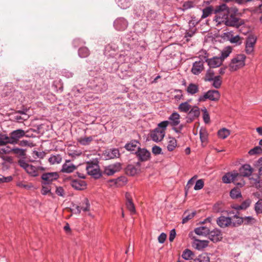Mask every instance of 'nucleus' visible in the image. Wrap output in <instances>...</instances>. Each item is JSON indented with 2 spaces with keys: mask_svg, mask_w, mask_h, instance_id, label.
Returning a JSON list of instances; mask_svg holds the SVG:
<instances>
[{
  "mask_svg": "<svg viewBox=\"0 0 262 262\" xmlns=\"http://www.w3.org/2000/svg\"><path fill=\"white\" fill-rule=\"evenodd\" d=\"M236 11L228 7L226 4L220 5L214 10V20L219 24H224L227 26L238 28L244 24V21L234 16L233 12Z\"/></svg>",
  "mask_w": 262,
  "mask_h": 262,
  "instance_id": "nucleus-1",
  "label": "nucleus"
},
{
  "mask_svg": "<svg viewBox=\"0 0 262 262\" xmlns=\"http://www.w3.org/2000/svg\"><path fill=\"white\" fill-rule=\"evenodd\" d=\"M253 168L248 164H244L239 168V173L236 171L227 172L222 178L224 183L228 184L231 182L241 187L245 185L243 177H248L253 172Z\"/></svg>",
  "mask_w": 262,
  "mask_h": 262,
  "instance_id": "nucleus-2",
  "label": "nucleus"
},
{
  "mask_svg": "<svg viewBox=\"0 0 262 262\" xmlns=\"http://www.w3.org/2000/svg\"><path fill=\"white\" fill-rule=\"evenodd\" d=\"M85 169L87 173L95 179H99L102 176L97 161L87 162Z\"/></svg>",
  "mask_w": 262,
  "mask_h": 262,
  "instance_id": "nucleus-3",
  "label": "nucleus"
},
{
  "mask_svg": "<svg viewBox=\"0 0 262 262\" xmlns=\"http://www.w3.org/2000/svg\"><path fill=\"white\" fill-rule=\"evenodd\" d=\"M18 164L22 168H23L27 173L32 177H37L38 176V170H43L44 168L42 167H37L29 164L24 159L18 160Z\"/></svg>",
  "mask_w": 262,
  "mask_h": 262,
  "instance_id": "nucleus-4",
  "label": "nucleus"
},
{
  "mask_svg": "<svg viewBox=\"0 0 262 262\" xmlns=\"http://www.w3.org/2000/svg\"><path fill=\"white\" fill-rule=\"evenodd\" d=\"M246 56L243 54L236 55L232 59L229 64L230 71H235L245 65Z\"/></svg>",
  "mask_w": 262,
  "mask_h": 262,
  "instance_id": "nucleus-5",
  "label": "nucleus"
},
{
  "mask_svg": "<svg viewBox=\"0 0 262 262\" xmlns=\"http://www.w3.org/2000/svg\"><path fill=\"white\" fill-rule=\"evenodd\" d=\"M221 94L219 91L215 90H210L205 93L203 95H201L198 98V101L203 102L207 99H209L212 101H217L220 99Z\"/></svg>",
  "mask_w": 262,
  "mask_h": 262,
  "instance_id": "nucleus-6",
  "label": "nucleus"
},
{
  "mask_svg": "<svg viewBox=\"0 0 262 262\" xmlns=\"http://www.w3.org/2000/svg\"><path fill=\"white\" fill-rule=\"evenodd\" d=\"M257 38L254 34H250L245 41V51L247 54L251 55L254 53L255 45Z\"/></svg>",
  "mask_w": 262,
  "mask_h": 262,
  "instance_id": "nucleus-7",
  "label": "nucleus"
},
{
  "mask_svg": "<svg viewBox=\"0 0 262 262\" xmlns=\"http://www.w3.org/2000/svg\"><path fill=\"white\" fill-rule=\"evenodd\" d=\"M24 137H29L26 134L24 130L21 129H18L11 132L8 136L9 144H16L19 141V139Z\"/></svg>",
  "mask_w": 262,
  "mask_h": 262,
  "instance_id": "nucleus-8",
  "label": "nucleus"
},
{
  "mask_svg": "<svg viewBox=\"0 0 262 262\" xmlns=\"http://www.w3.org/2000/svg\"><path fill=\"white\" fill-rule=\"evenodd\" d=\"M117 49V47L115 44H108L106 46L104 51V54L108 58V61L105 63V67L107 64L112 62H114V60L112 58H114L116 55V52Z\"/></svg>",
  "mask_w": 262,
  "mask_h": 262,
  "instance_id": "nucleus-9",
  "label": "nucleus"
},
{
  "mask_svg": "<svg viewBox=\"0 0 262 262\" xmlns=\"http://www.w3.org/2000/svg\"><path fill=\"white\" fill-rule=\"evenodd\" d=\"M117 60V61H115L112 67H109L107 66H105V68L107 69V71L110 72H113L117 70L119 68V64H122L124 63L128 59V57L124 54H120L119 55H115L114 57Z\"/></svg>",
  "mask_w": 262,
  "mask_h": 262,
  "instance_id": "nucleus-10",
  "label": "nucleus"
},
{
  "mask_svg": "<svg viewBox=\"0 0 262 262\" xmlns=\"http://www.w3.org/2000/svg\"><path fill=\"white\" fill-rule=\"evenodd\" d=\"M41 178L43 181L42 184L48 185L53 181L57 180L59 178V174L57 172H46L43 173Z\"/></svg>",
  "mask_w": 262,
  "mask_h": 262,
  "instance_id": "nucleus-11",
  "label": "nucleus"
},
{
  "mask_svg": "<svg viewBox=\"0 0 262 262\" xmlns=\"http://www.w3.org/2000/svg\"><path fill=\"white\" fill-rule=\"evenodd\" d=\"M134 154L140 162L147 161L150 158V152L144 148L138 147V150Z\"/></svg>",
  "mask_w": 262,
  "mask_h": 262,
  "instance_id": "nucleus-12",
  "label": "nucleus"
},
{
  "mask_svg": "<svg viewBox=\"0 0 262 262\" xmlns=\"http://www.w3.org/2000/svg\"><path fill=\"white\" fill-rule=\"evenodd\" d=\"M128 21L123 17L117 18L114 22V27L118 31H124L128 26Z\"/></svg>",
  "mask_w": 262,
  "mask_h": 262,
  "instance_id": "nucleus-13",
  "label": "nucleus"
},
{
  "mask_svg": "<svg viewBox=\"0 0 262 262\" xmlns=\"http://www.w3.org/2000/svg\"><path fill=\"white\" fill-rule=\"evenodd\" d=\"M121 168V165L120 163H116L106 166L104 168V173L107 176H112L119 171Z\"/></svg>",
  "mask_w": 262,
  "mask_h": 262,
  "instance_id": "nucleus-14",
  "label": "nucleus"
},
{
  "mask_svg": "<svg viewBox=\"0 0 262 262\" xmlns=\"http://www.w3.org/2000/svg\"><path fill=\"white\" fill-rule=\"evenodd\" d=\"M205 59L210 68H215L220 67L223 61L220 57H213L211 58H207L205 57Z\"/></svg>",
  "mask_w": 262,
  "mask_h": 262,
  "instance_id": "nucleus-15",
  "label": "nucleus"
},
{
  "mask_svg": "<svg viewBox=\"0 0 262 262\" xmlns=\"http://www.w3.org/2000/svg\"><path fill=\"white\" fill-rule=\"evenodd\" d=\"M165 135V132L159 130V128H155L151 132L150 137L152 141L158 142L163 140Z\"/></svg>",
  "mask_w": 262,
  "mask_h": 262,
  "instance_id": "nucleus-16",
  "label": "nucleus"
},
{
  "mask_svg": "<svg viewBox=\"0 0 262 262\" xmlns=\"http://www.w3.org/2000/svg\"><path fill=\"white\" fill-rule=\"evenodd\" d=\"M209 239L213 242H217L222 239V234L220 230L214 229L213 230L209 231L208 234Z\"/></svg>",
  "mask_w": 262,
  "mask_h": 262,
  "instance_id": "nucleus-17",
  "label": "nucleus"
},
{
  "mask_svg": "<svg viewBox=\"0 0 262 262\" xmlns=\"http://www.w3.org/2000/svg\"><path fill=\"white\" fill-rule=\"evenodd\" d=\"M125 198L126 200V206L127 209L129 211L131 214H135L136 212L135 206L133 202L130 194L128 192H126L125 193Z\"/></svg>",
  "mask_w": 262,
  "mask_h": 262,
  "instance_id": "nucleus-18",
  "label": "nucleus"
},
{
  "mask_svg": "<svg viewBox=\"0 0 262 262\" xmlns=\"http://www.w3.org/2000/svg\"><path fill=\"white\" fill-rule=\"evenodd\" d=\"M216 223L220 227L225 228L232 224V220L230 217L222 215L217 219Z\"/></svg>",
  "mask_w": 262,
  "mask_h": 262,
  "instance_id": "nucleus-19",
  "label": "nucleus"
},
{
  "mask_svg": "<svg viewBox=\"0 0 262 262\" xmlns=\"http://www.w3.org/2000/svg\"><path fill=\"white\" fill-rule=\"evenodd\" d=\"M167 121L171 126H176L180 123V115L177 112H173L169 116Z\"/></svg>",
  "mask_w": 262,
  "mask_h": 262,
  "instance_id": "nucleus-20",
  "label": "nucleus"
},
{
  "mask_svg": "<svg viewBox=\"0 0 262 262\" xmlns=\"http://www.w3.org/2000/svg\"><path fill=\"white\" fill-rule=\"evenodd\" d=\"M200 114V110L198 106H191V108L188 112V119H190V121H192L195 119L199 117Z\"/></svg>",
  "mask_w": 262,
  "mask_h": 262,
  "instance_id": "nucleus-21",
  "label": "nucleus"
},
{
  "mask_svg": "<svg viewBox=\"0 0 262 262\" xmlns=\"http://www.w3.org/2000/svg\"><path fill=\"white\" fill-rule=\"evenodd\" d=\"M76 169V166L73 163H70V160H66L63 164L61 172L63 173H71Z\"/></svg>",
  "mask_w": 262,
  "mask_h": 262,
  "instance_id": "nucleus-22",
  "label": "nucleus"
},
{
  "mask_svg": "<svg viewBox=\"0 0 262 262\" xmlns=\"http://www.w3.org/2000/svg\"><path fill=\"white\" fill-rule=\"evenodd\" d=\"M104 154L106 159L118 158L120 155L119 150L117 148L107 149L105 150Z\"/></svg>",
  "mask_w": 262,
  "mask_h": 262,
  "instance_id": "nucleus-23",
  "label": "nucleus"
},
{
  "mask_svg": "<svg viewBox=\"0 0 262 262\" xmlns=\"http://www.w3.org/2000/svg\"><path fill=\"white\" fill-rule=\"evenodd\" d=\"M71 185L74 189L78 190H83L86 186L85 182L81 180H74L71 181Z\"/></svg>",
  "mask_w": 262,
  "mask_h": 262,
  "instance_id": "nucleus-24",
  "label": "nucleus"
},
{
  "mask_svg": "<svg viewBox=\"0 0 262 262\" xmlns=\"http://www.w3.org/2000/svg\"><path fill=\"white\" fill-rule=\"evenodd\" d=\"M203 68L204 65L202 61H195L193 64L191 72L194 75H199L203 71Z\"/></svg>",
  "mask_w": 262,
  "mask_h": 262,
  "instance_id": "nucleus-25",
  "label": "nucleus"
},
{
  "mask_svg": "<svg viewBox=\"0 0 262 262\" xmlns=\"http://www.w3.org/2000/svg\"><path fill=\"white\" fill-rule=\"evenodd\" d=\"M134 74V71L128 67L127 69L126 68H121L120 72L118 74L119 76L122 79H125L128 77H131Z\"/></svg>",
  "mask_w": 262,
  "mask_h": 262,
  "instance_id": "nucleus-26",
  "label": "nucleus"
},
{
  "mask_svg": "<svg viewBox=\"0 0 262 262\" xmlns=\"http://www.w3.org/2000/svg\"><path fill=\"white\" fill-rule=\"evenodd\" d=\"M139 142L137 140H132L129 143H126L124 146V148L128 151H130L134 154L138 149V144H139Z\"/></svg>",
  "mask_w": 262,
  "mask_h": 262,
  "instance_id": "nucleus-27",
  "label": "nucleus"
},
{
  "mask_svg": "<svg viewBox=\"0 0 262 262\" xmlns=\"http://www.w3.org/2000/svg\"><path fill=\"white\" fill-rule=\"evenodd\" d=\"M208 241L195 239L193 243V246L198 250H202L207 247Z\"/></svg>",
  "mask_w": 262,
  "mask_h": 262,
  "instance_id": "nucleus-28",
  "label": "nucleus"
},
{
  "mask_svg": "<svg viewBox=\"0 0 262 262\" xmlns=\"http://www.w3.org/2000/svg\"><path fill=\"white\" fill-rule=\"evenodd\" d=\"M199 91V86L194 83H190L186 89V91L189 95H193Z\"/></svg>",
  "mask_w": 262,
  "mask_h": 262,
  "instance_id": "nucleus-29",
  "label": "nucleus"
},
{
  "mask_svg": "<svg viewBox=\"0 0 262 262\" xmlns=\"http://www.w3.org/2000/svg\"><path fill=\"white\" fill-rule=\"evenodd\" d=\"M93 140V136L84 137L78 138L77 142L81 145L86 146L90 145Z\"/></svg>",
  "mask_w": 262,
  "mask_h": 262,
  "instance_id": "nucleus-30",
  "label": "nucleus"
},
{
  "mask_svg": "<svg viewBox=\"0 0 262 262\" xmlns=\"http://www.w3.org/2000/svg\"><path fill=\"white\" fill-rule=\"evenodd\" d=\"M177 146V140L173 137H169L167 142V149L169 151H173Z\"/></svg>",
  "mask_w": 262,
  "mask_h": 262,
  "instance_id": "nucleus-31",
  "label": "nucleus"
},
{
  "mask_svg": "<svg viewBox=\"0 0 262 262\" xmlns=\"http://www.w3.org/2000/svg\"><path fill=\"white\" fill-rule=\"evenodd\" d=\"M62 156L59 154L51 155L49 158V162L51 164H59L62 161Z\"/></svg>",
  "mask_w": 262,
  "mask_h": 262,
  "instance_id": "nucleus-32",
  "label": "nucleus"
},
{
  "mask_svg": "<svg viewBox=\"0 0 262 262\" xmlns=\"http://www.w3.org/2000/svg\"><path fill=\"white\" fill-rule=\"evenodd\" d=\"M209 229L204 226H201L195 229V233L199 235L206 236L209 233Z\"/></svg>",
  "mask_w": 262,
  "mask_h": 262,
  "instance_id": "nucleus-33",
  "label": "nucleus"
},
{
  "mask_svg": "<svg viewBox=\"0 0 262 262\" xmlns=\"http://www.w3.org/2000/svg\"><path fill=\"white\" fill-rule=\"evenodd\" d=\"M116 3L119 7L125 9L131 5L132 0H116Z\"/></svg>",
  "mask_w": 262,
  "mask_h": 262,
  "instance_id": "nucleus-34",
  "label": "nucleus"
},
{
  "mask_svg": "<svg viewBox=\"0 0 262 262\" xmlns=\"http://www.w3.org/2000/svg\"><path fill=\"white\" fill-rule=\"evenodd\" d=\"M140 171V168H137L133 165H129L126 168V173L130 176H135Z\"/></svg>",
  "mask_w": 262,
  "mask_h": 262,
  "instance_id": "nucleus-35",
  "label": "nucleus"
},
{
  "mask_svg": "<svg viewBox=\"0 0 262 262\" xmlns=\"http://www.w3.org/2000/svg\"><path fill=\"white\" fill-rule=\"evenodd\" d=\"M194 253L189 249H185L182 253V257L185 260H190L193 259Z\"/></svg>",
  "mask_w": 262,
  "mask_h": 262,
  "instance_id": "nucleus-36",
  "label": "nucleus"
},
{
  "mask_svg": "<svg viewBox=\"0 0 262 262\" xmlns=\"http://www.w3.org/2000/svg\"><path fill=\"white\" fill-rule=\"evenodd\" d=\"M191 106L190 105L188 102H185L181 103L178 109L181 112L183 113H187L189 112L190 109L191 108Z\"/></svg>",
  "mask_w": 262,
  "mask_h": 262,
  "instance_id": "nucleus-37",
  "label": "nucleus"
},
{
  "mask_svg": "<svg viewBox=\"0 0 262 262\" xmlns=\"http://www.w3.org/2000/svg\"><path fill=\"white\" fill-rule=\"evenodd\" d=\"M211 81H212V86L213 88L218 89L221 86L222 81L220 76H215V78H213Z\"/></svg>",
  "mask_w": 262,
  "mask_h": 262,
  "instance_id": "nucleus-38",
  "label": "nucleus"
},
{
  "mask_svg": "<svg viewBox=\"0 0 262 262\" xmlns=\"http://www.w3.org/2000/svg\"><path fill=\"white\" fill-rule=\"evenodd\" d=\"M232 48L230 46H228L225 48L221 53V56L220 57L222 58L223 61L226 58H227L230 54L231 53Z\"/></svg>",
  "mask_w": 262,
  "mask_h": 262,
  "instance_id": "nucleus-39",
  "label": "nucleus"
},
{
  "mask_svg": "<svg viewBox=\"0 0 262 262\" xmlns=\"http://www.w3.org/2000/svg\"><path fill=\"white\" fill-rule=\"evenodd\" d=\"M230 134L229 130L226 128H223L218 131L217 135L219 138L225 139H226Z\"/></svg>",
  "mask_w": 262,
  "mask_h": 262,
  "instance_id": "nucleus-40",
  "label": "nucleus"
},
{
  "mask_svg": "<svg viewBox=\"0 0 262 262\" xmlns=\"http://www.w3.org/2000/svg\"><path fill=\"white\" fill-rule=\"evenodd\" d=\"M195 214V211H193L191 213H189L188 211H185L184 213V216L182 220V223L184 224L187 222L189 220L192 219L194 216Z\"/></svg>",
  "mask_w": 262,
  "mask_h": 262,
  "instance_id": "nucleus-41",
  "label": "nucleus"
},
{
  "mask_svg": "<svg viewBox=\"0 0 262 262\" xmlns=\"http://www.w3.org/2000/svg\"><path fill=\"white\" fill-rule=\"evenodd\" d=\"M194 262H210V257L206 253L200 255L198 258L194 259Z\"/></svg>",
  "mask_w": 262,
  "mask_h": 262,
  "instance_id": "nucleus-42",
  "label": "nucleus"
},
{
  "mask_svg": "<svg viewBox=\"0 0 262 262\" xmlns=\"http://www.w3.org/2000/svg\"><path fill=\"white\" fill-rule=\"evenodd\" d=\"M90 55V51L86 47H82L78 50V55L81 58H85Z\"/></svg>",
  "mask_w": 262,
  "mask_h": 262,
  "instance_id": "nucleus-43",
  "label": "nucleus"
},
{
  "mask_svg": "<svg viewBox=\"0 0 262 262\" xmlns=\"http://www.w3.org/2000/svg\"><path fill=\"white\" fill-rule=\"evenodd\" d=\"M215 76H214V71L212 70L209 69L207 70L206 73L204 80L205 81L210 82L213 79V78H215Z\"/></svg>",
  "mask_w": 262,
  "mask_h": 262,
  "instance_id": "nucleus-44",
  "label": "nucleus"
},
{
  "mask_svg": "<svg viewBox=\"0 0 262 262\" xmlns=\"http://www.w3.org/2000/svg\"><path fill=\"white\" fill-rule=\"evenodd\" d=\"M250 180L251 181L252 185L256 188H260L262 186V181L260 180V178L257 176L256 178H251Z\"/></svg>",
  "mask_w": 262,
  "mask_h": 262,
  "instance_id": "nucleus-45",
  "label": "nucleus"
},
{
  "mask_svg": "<svg viewBox=\"0 0 262 262\" xmlns=\"http://www.w3.org/2000/svg\"><path fill=\"white\" fill-rule=\"evenodd\" d=\"M230 195L231 198L234 199H237L242 196L240 190L236 188H233L231 190Z\"/></svg>",
  "mask_w": 262,
  "mask_h": 262,
  "instance_id": "nucleus-46",
  "label": "nucleus"
},
{
  "mask_svg": "<svg viewBox=\"0 0 262 262\" xmlns=\"http://www.w3.org/2000/svg\"><path fill=\"white\" fill-rule=\"evenodd\" d=\"M233 218L235 220H233V222H232L233 226H238L244 223L243 217H241L238 216L237 215H234Z\"/></svg>",
  "mask_w": 262,
  "mask_h": 262,
  "instance_id": "nucleus-47",
  "label": "nucleus"
},
{
  "mask_svg": "<svg viewBox=\"0 0 262 262\" xmlns=\"http://www.w3.org/2000/svg\"><path fill=\"white\" fill-rule=\"evenodd\" d=\"M213 9L211 7H207L203 10L202 18H205L209 16L212 13Z\"/></svg>",
  "mask_w": 262,
  "mask_h": 262,
  "instance_id": "nucleus-48",
  "label": "nucleus"
},
{
  "mask_svg": "<svg viewBox=\"0 0 262 262\" xmlns=\"http://www.w3.org/2000/svg\"><path fill=\"white\" fill-rule=\"evenodd\" d=\"M8 136L6 134H0V146H4L8 144Z\"/></svg>",
  "mask_w": 262,
  "mask_h": 262,
  "instance_id": "nucleus-49",
  "label": "nucleus"
},
{
  "mask_svg": "<svg viewBox=\"0 0 262 262\" xmlns=\"http://www.w3.org/2000/svg\"><path fill=\"white\" fill-rule=\"evenodd\" d=\"M254 208L257 214L262 213V199H259L256 203Z\"/></svg>",
  "mask_w": 262,
  "mask_h": 262,
  "instance_id": "nucleus-50",
  "label": "nucleus"
},
{
  "mask_svg": "<svg viewBox=\"0 0 262 262\" xmlns=\"http://www.w3.org/2000/svg\"><path fill=\"white\" fill-rule=\"evenodd\" d=\"M260 153H262V149L258 146H255L253 148L250 149L248 152V154L250 155H255Z\"/></svg>",
  "mask_w": 262,
  "mask_h": 262,
  "instance_id": "nucleus-51",
  "label": "nucleus"
},
{
  "mask_svg": "<svg viewBox=\"0 0 262 262\" xmlns=\"http://www.w3.org/2000/svg\"><path fill=\"white\" fill-rule=\"evenodd\" d=\"M168 124L169 123L167 120L164 121L159 123L158 127L156 128H159V130L165 132L166 127Z\"/></svg>",
  "mask_w": 262,
  "mask_h": 262,
  "instance_id": "nucleus-52",
  "label": "nucleus"
},
{
  "mask_svg": "<svg viewBox=\"0 0 262 262\" xmlns=\"http://www.w3.org/2000/svg\"><path fill=\"white\" fill-rule=\"evenodd\" d=\"M13 154L19 155V156H25V150L19 148H14L11 149Z\"/></svg>",
  "mask_w": 262,
  "mask_h": 262,
  "instance_id": "nucleus-53",
  "label": "nucleus"
},
{
  "mask_svg": "<svg viewBox=\"0 0 262 262\" xmlns=\"http://www.w3.org/2000/svg\"><path fill=\"white\" fill-rule=\"evenodd\" d=\"M83 211L86 212L89 211L90 208V204L89 200L87 198H84L83 201V205L82 206Z\"/></svg>",
  "mask_w": 262,
  "mask_h": 262,
  "instance_id": "nucleus-54",
  "label": "nucleus"
},
{
  "mask_svg": "<svg viewBox=\"0 0 262 262\" xmlns=\"http://www.w3.org/2000/svg\"><path fill=\"white\" fill-rule=\"evenodd\" d=\"M157 17V13L154 10H150L147 13V19L148 20H152Z\"/></svg>",
  "mask_w": 262,
  "mask_h": 262,
  "instance_id": "nucleus-55",
  "label": "nucleus"
},
{
  "mask_svg": "<svg viewBox=\"0 0 262 262\" xmlns=\"http://www.w3.org/2000/svg\"><path fill=\"white\" fill-rule=\"evenodd\" d=\"M204 185V181L202 179H200L196 181L194 187V189L195 190H200L203 188Z\"/></svg>",
  "mask_w": 262,
  "mask_h": 262,
  "instance_id": "nucleus-56",
  "label": "nucleus"
},
{
  "mask_svg": "<svg viewBox=\"0 0 262 262\" xmlns=\"http://www.w3.org/2000/svg\"><path fill=\"white\" fill-rule=\"evenodd\" d=\"M250 202L249 200L243 202L240 205H238L235 208L236 209H246L250 206Z\"/></svg>",
  "mask_w": 262,
  "mask_h": 262,
  "instance_id": "nucleus-57",
  "label": "nucleus"
},
{
  "mask_svg": "<svg viewBox=\"0 0 262 262\" xmlns=\"http://www.w3.org/2000/svg\"><path fill=\"white\" fill-rule=\"evenodd\" d=\"M203 112V118L204 121L205 123H208L210 122L209 114L206 108L202 110Z\"/></svg>",
  "mask_w": 262,
  "mask_h": 262,
  "instance_id": "nucleus-58",
  "label": "nucleus"
},
{
  "mask_svg": "<svg viewBox=\"0 0 262 262\" xmlns=\"http://www.w3.org/2000/svg\"><path fill=\"white\" fill-rule=\"evenodd\" d=\"M230 42L232 43H235L236 45H240L242 43L240 36L238 35H236L232 38H230Z\"/></svg>",
  "mask_w": 262,
  "mask_h": 262,
  "instance_id": "nucleus-59",
  "label": "nucleus"
},
{
  "mask_svg": "<svg viewBox=\"0 0 262 262\" xmlns=\"http://www.w3.org/2000/svg\"><path fill=\"white\" fill-rule=\"evenodd\" d=\"M194 6H195V4L193 2L188 1L185 2L183 4V7L184 9H190L191 8L194 7Z\"/></svg>",
  "mask_w": 262,
  "mask_h": 262,
  "instance_id": "nucleus-60",
  "label": "nucleus"
},
{
  "mask_svg": "<svg viewBox=\"0 0 262 262\" xmlns=\"http://www.w3.org/2000/svg\"><path fill=\"white\" fill-rule=\"evenodd\" d=\"M42 188L41 193L43 195H46L51 191V188L50 186H46V185L42 184Z\"/></svg>",
  "mask_w": 262,
  "mask_h": 262,
  "instance_id": "nucleus-61",
  "label": "nucleus"
},
{
  "mask_svg": "<svg viewBox=\"0 0 262 262\" xmlns=\"http://www.w3.org/2000/svg\"><path fill=\"white\" fill-rule=\"evenodd\" d=\"M152 152L155 155H158L162 154V148L157 145H155L152 148Z\"/></svg>",
  "mask_w": 262,
  "mask_h": 262,
  "instance_id": "nucleus-62",
  "label": "nucleus"
},
{
  "mask_svg": "<svg viewBox=\"0 0 262 262\" xmlns=\"http://www.w3.org/2000/svg\"><path fill=\"white\" fill-rule=\"evenodd\" d=\"M200 138L202 142H205L207 140V135L205 130H201L199 133Z\"/></svg>",
  "mask_w": 262,
  "mask_h": 262,
  "instance_id": "nucleus-63",
  "label": "nucleus"
},
{
  "mask_svg": "<svg viewBox=\"0 0 262 262\" xmlns=\"http://www.w3.org/2000/svg\"><path fill=\"white\" fill-rule=\"evenodd\" d=\"M73 43L75 47H78L80 45L85 44V42L80 38H76L73 40Z\"/></svg>",
  "mask_w": 262,
  "mask_h": 262,
  "instance_id": "nucleus-64",
  "label": "nucleus"
}]
</instances>
